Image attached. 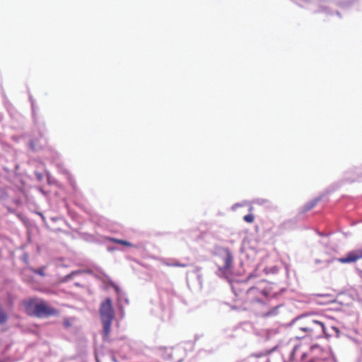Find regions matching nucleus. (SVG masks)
I'll return each instance as SVG.
<instances>
[{"mask_svg":"<svg viewBox=\"0 0 362 362\" xmlns=\"http://www.w3.org/2000/svg\"><path fill=\"white\" fill-rule=\"evenodd\" d=\"M320 349V346L317 344L308 346L302 342L296 344L291 354V357L293 360L296 357L299 356L300 357L301 361H304L309 354L310 351H314L315 349Z\"/></svg>","mask_w":362,"mask_h":362,"instance_id":"20e7f679","label":"nucleus"},{"mask_svg":"<svg viewBox=\"0 0 362 362\" xmlns=\"http://www.w3.org/2000/svg\"><path fill=\"white\" fill-rule=\"evenodd\" d=\"M103 322V338L105 341H109V336L111 332V325L112 320H102Z\"/></svg>","mask_w":362,"mask_h":362,"instance_id":"1a4fd4ad","label":"nucleus"},{"mask_svg":"<svg viewBox=\"0 0 362 362\" xmlns=\"http://www.w3.org/2000/svg\"><path fill=\"white\" fill-rule=\"evenodd\" d=\"M291 324L305 333L304 335L296 337L298 339H301L303 341H305L307 338L317 339L325 335H329L325 323L310 315H303L298 316L292 320Z\"/></svg>","mask_w":362,"mask_h":362,"instance_id":"f257e3e1","label":"nucleus"},{"mask_svg":"<svg viewBox=\"0 0 362 362\" xmlns=\"http://www.w3.org/2000/svg\"><path fill=\"white\" fill-rule=\"evenodd\" d=\"M25 312L29 316L38 318L55 316L59 314L57 309L52 307L42 298H32L22 302Z\"/></svg>","mask_w":362,"mask_h":362,"instance_id":"f03ea898","label":"nucleus"},{"mask_svg":"<svg viewBox=\"0 0 362 362\" xmlns=\"http://www.w3.org/2000/svg\"><path fill=\"white\" fill-rule=\"evenodd\" d=\"M336 15H337L339 18H341L340 14H339V13L338 11H337V12H336Z\"/></svg>","mask_w":362,"mask_h":362,"instance_id":"4be33fe9","label":"nucleus"},{"mask_svg":"<svg viewBox=\"0 0 362 362\" xmlns=\"http://www.w3.org/2000/svg\"><path fill=\"white\" fill-rule=\"evenodd\" d=\"M268 292L264 288L251 287L247 291V300L251 302L263 303L261 296L267 297Z\"/></svg>","mask_w":362,"mask_h":362,"instance_id":"39448f33","label":"nucleus"},{"mask_svg":"<svg viewBox=\"0 0 362 362\" xmlns=\"http://www.w3.org/2000/svg\"><path fill=\"white\" fill-rule=\"evenodd\" d=\"M110 240L113 243H119V244L124 245V246L129 247V246L132 245L130 243H129L126 240H119V239H116V238H111Z\"/></svg>","mask_w":362,"mask_h":362,"instance_id":"dca6fc26","label":"nucleus"},{"mask_svg":"<svg viewBox=\"0 0 362 362\" xmlns=\"http://www.w3.org/2000/svg\"><path fill=\"white\" fill-rule=\"evenodd\" d=\"M245 221L252 223L254 221V216L252 214H247L243 217Z\"/></svg>","mask_w":362,"mask_h":362,"instance_id":"a211bd4d","label":"nucleus"},{"mask_svg":"<svg viewBox=\"0 0 362 362\" xmlns=\"http://www.w3.org/2000/svg\"><path fill=\"white\" fill-rule=\"evenodd\" d=\"M48 144L47 140L44 138L42 133L40 134V137L32 139L29 141L28 146L32 151H37L45 148Z\"/></svg>","mask_w":362,"mask_h":362,"instance_id":"6e6552de","label":"nucleus"},{"mask_svg":"<svg viewBox=\"0 0 362 362\" xmlns=\"http://www.w3.org/2000/svg\"><path fill=\"white\" fill-rule=\"evenodd\" d=\"M220 261L218 263L216 274L221 278L228 279L233 260V256L228 248H222L219 250Z\"/></svg>","mask_w":362,"mask_h":362,"instance_id":"7ed1b4c3","label":"nucleus"},{"mask_svg":"<svg viewBox=\"0 0 362 362\" xmlns=\"http://www.w3.org/2000/svg\"><path fill=\"white\" fill-rule=\"evenodd\" d=\"M175 349L173 348H166L164 349V354L163 355V357L165 360H173V354H174Z\"/></svg>","mask_w":362,"mask_h":362,"instance_id":"9b49d317","label":"nucleus"},{"mask_svg":"<svg viewBox=\"0 0 362 362\" xmlns=\"http://www.w3.org/2000/svg\"><path fill=\"white\" fill-rule=\"evenodd\" d=\"M254 203L256 204H258V205L264 206H266L267 208L272 206L271 202L269 200H268V199H263V198L256 199L254 201Z\"/></svg>","mask_w":362,"mask_h":362,"instance_id":"f8f14e48","label":"nucleus"},{"mask_svg":"<svg viewBox=\"0 0 362 362\" xmlns=\"http://www.w3.org/2000/svg\"><path fill=\"white\" fill-rule=\"evenodd\" d=\"M13 202L16 204H21V201L18 199L13 200Z\"/></svg>","mask_w":362,"mask_h":362,"instance_id":"412c9836","label":"nucleus"},{"mask_svg":"<svg viewBox=\"0 0 362 362\" xmlns=\"http://www.w3.org/2000/svg\"><path fill=\"white\" fill-rule=\"evenodd\" d=\"M100 314L102 320H113L114 311L112 306V301L110 298H107L101 303L100 308Z\"/></svg>","mask_w":362,"mask_h":362,"instance_id":"423d86ee","label":"nucleus"},{"mask_svg":"<svg viewBox=\"0 0 362 362\" xmlns=\"http://www.w3.org/2000/svg\"><path fill=\"white\" fill-rule=\"evenodd\" d=\"M362 259V248L351 251L345 257L337 259L340 263L348 264L355 262L357 260Z\"/></svg>","mask_w":362,"mask_h":362,"instance_id":"0eeeda50","label":"nucleus"},{"mask_svg":"<svg viewBox=\"0 0 362 362\" xmlns=\"http://www.w3.org/2000/svg\"><path fill=\"white\" fill-rule=\"evenodd\" d=\"M64 325H65L66 327H69V326H70V323H69V322L67 320H65L64 321Z\"/></svg>","mask_w":362,"mask_h":362,"instance_id":"aec40b11","label":"nucleus"},{"mask_svg":"<svg viewBox=\"0 0 362 362\" xmlns=\"http://www.w3.org/2000/svg\"><path fill=\"white\" fill-rule=\"evenodd\" d=\"M279 307H274L272 309H271L269 312H267L265 315L267 317L275 315L277 314Z\"/></svg>","mask_w":362,"mask_h":362,"instance_id":"f3484780","label":"nucleus"},{"mask_svg":"<svg viewBox=\"0 0 362 362\" xmlns=\"http://www.w3.org/2000/svg\"><path fill=\"white\" fill-rule=\"evenodd\" d=\"M163 264L168 266V267H186V264L180 263L176 259H166L163 262Z\"/></svg>","mask_w":362,"mask_h":362,"instance_id":"9d476101","label":"nucleus"},{"mask_svg":"<svg viewBox=\"0 0 362 362\" xmlns=\"http://www.w3.org/2000/svg\"><path fill=\"white\" fill-rule=\"evenodd\" d=\"M244 206V204L236 203L232 206V209L235 211L237 208Z\"/></svg>","mask_w":362,"mask_h":362,"instance_id":"6ab92c4d","label":"nucleus"},{"mask_svg":"<svg viewBox=\"0 0 362 362\" xmlns=\"http://www.w3.org/2000/svg\"><path fill=\"white\" fill-rule=\"evenodd\" d=\"M30 270L35 273V274H39L42 276H45V267H42L39 269H34V268H32L30 269Z\"/></svg>","mask_w":362,"mask_h":362,"instance_id":"2eb2a0df","label":"nucleus"},{"mask_svg":"<svg viewBox=\"0 0 362 362\" xmlns=\"http://www.w3.org/2000/svg\"><path fill=\"white\" fill-rule=\"evenodd\" d=\"M9 197L10 195L6 189H0V200L6 201Z\"/></svg>","mask_w":362,"mask_h":362,"instance_id":"4468645a","label":"nucleus"},{"mask_svg":"<svg viewBox=\"0 0 362 362\" xmlns=\"http://www.w3.org/2000/svg\"><path fill=\"white\" fill-rule=\"evenodd\" d=\"M320 197H317V198L311 200L306 204H305L304 211H307L312 209L317 204V203L320 201Z\"/></svg>","mask_w":362,"mask_h":362,"instance_id":"ddd939ff","label":"nucleus"}]
</instances>
